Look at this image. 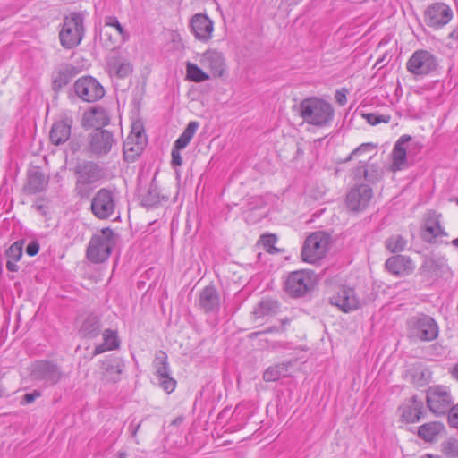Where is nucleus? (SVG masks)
Returning <instances> with one entry per match:
<instances>
[{
    "instance_id": "f257e3e1",
    "label": "nucleus",
    "mask_w": 458,
    "mask_h": 458,
    "mask_svg": "<svg viewBox=\"0 0 458 458\" xmlns=\"http://www.w3.org/2000/svg\"><path fill=\"white\" fill-rule=\"evenodd\" d=\"M298 112L305 123L318 127L329 124L334 118L332 105L317 97L301 100Z\"/></svg>"
},
{
    "instance_id": "f03ea898",
    "label": "nucleus",
    "mask_w": 458,
    "mask_h": 458,
    "mask_svg": "<svg viewBox=\"0 0 458 458\" xmlns=\"http://www.w3.org/2000/svg\"><path fill=\"white\" fill-rule=\"evenodd\" d=\"M407 336L415 342H431L437 338L439 327L429 315L418 313L406 323Z\"/></svg>"
},
{
    "instance_id": "7ed1b4c3",
    "label": "nucleus",
    "mask_w": 458,
    "mask_h": 458,
    "mask_svg": "<svg viewBox=\"0 0 458 458\" xmlns=\"http://www.w3.org/2000/svg\"><path fill=\"white\" fill-rule=\"evenodd\" d=\"M84 18L79 13H72L64 17L63 26L59 32L61 46L65 49H72L79 46L84 37Z\"/></svg>"
},
{
    "instance_id": "20e7f679",
    "label": "nucleus",
    "mask_w": 458,
    "mask_h": 458,
    "mask_svg": "<svg viewBox=\"0 0 458 458\" xmlns=\"http://www.w3.org/2000/svg\"><path fill=\"white\" fill-rule=\"evenodd\" d=\"M115 242V234L112 229L109 227L102 229L93 235L89 242L87 250L88 259L94 263L106 260L111 254Z\"/></svg>"
},
{
    "instance_id": "39448f33",
    "label": "nucleus",
    "mask_w": 458,
    "mask_h": 458,
    "mask_svg": "<svg viewBox=\"0 0 458 458\" xmlns=\"http://www.w3.org/2000/svg\"><path fill=\"white\" fill-rule=\"evenodd\" d=\"M117 204V191L114 189L101 188L93 196L90 209L96 217L104 220L115 214Z\"/></svg>"
},
{
    "instance_id": "423d86ee",
    "label": "nucleus",
    "mask_w": 458,
    "mask_h": 458,
    "mask_svg": "<svg viewBox=\"0 0 458 458\" xmlns=\"http://www.w3.org/2000/svg\"><path fill=\"white\" fill-rule=\"evenodd\" d=\"M329 238L322 232L311 233L304 242L301 257L303 261L311 264L323 259L328 249Z\"/></svg>"
},
{
    "instance_id": "0eeeda50",
    "label": "nucleus",
    "mask_w": 458,
    "mask_h": 458,
    "mask_svg": "<svg viewBox=\"0 0 458 458\" xmlns=\"http://www.w3.org/2000/svg\"><path fill=\"white\" fill-rule=\"evenodd\" d=\"M75 175V190L81 197H84L89 193L87 185L98 182L103 177V171L98 165L93 162H85L76 167Z\"/></svg>"
},
{
    "instance_id": "6e6552de",
    "label": "nucleus",
    "mask_w": 458,
    "mask_h": 458,
    "mask_svg": "<svg viewBox=\"0 0 458 458\" xmlns=\"http://www.w3.org/2000/svg\"><path fill=\"white\" fill-rule=\"evenodd\" d=\"M373 191L368 184H356L346 194L345 205L350 212L360 213L369 205Z\"/></svg>"
},
{
    "instance_id": "1a4fd4ad",
    "label": "nucleus",
    "mask_w": 458,
    "mask_h": 458,
    "mask_svg": "<svg viewBox=\"0 0 458 458\" xmlns=\"http://www.w3.org/2000/svg\"><path fill=\"white\" fill-rule=\"evenodd\" d=\"M453 403L451 394L445 386H433L427 390V404L429 411L434 414H445Z\"/></svg>"
},
{
    "instance_id": "9d476101",
    "label": "nucleus",
    "mask_w": 458,
    "mask_h": 458,
    "mask_svg": "<svg viewBox=\"0 0 458 458\" xmlns=\"http://www.w3.org/2000/svg\"><path fill=\"white\" fill-rule=\"evenodd\" d=\"M117 145L114 134L106 129H96L89 135V150L97 157H104Z\"/></svg>"
},
{
    "instance_id": "9b49d317",
    "label": "nucleus",
    "mask_w": 458,
    "mask_h": 458,
    "mask_svg": "<svg viewBox=\"0 0 458 458\" xmlns=\"http://www.w3.org/2000/svg\"><path fill=\"white\" fill-rule=\"evenodd\" d=\"M75 94L85 102H95L105 95L103 86L91 76L79 78L73 85Z\"/></svg>"
},
{
    "instance_id": "f8f14e48",
    "label": "nucleus",
    "mask_w": 458,
    "mask_h": 458,
    "mask_svg": "<svg viewBox=\"0 0 458 458\" xmlns=\"http://www.w3.org/2000/svg\"><path fill=\"white\" fill-rule=\"evenodd\" d=\"M437 68V58L427 50L415 51L407 62V70L414 75H428Z\"/></svg>"
},
{
    "instance_id": "ddd939ff",
    "label": "nucleus",
    "mask_w": 458,
    "mask_h": 458,
    "mask_svg": "<svg viewBox=\"0 0 458 458\" xmlns=\"http://www.w3.org/2000/svg\"><path fill=\"white\" fill-rule=\"evenodd\" d=\"M153 366L160 386L167 394L174 392L176 387V381L171 377L167 354L163 351L157 352Z\"/></svg>"
},
{
    "instance_id": "4468645a",
    "label": "nucleus",
    "mask_w": 458,
    "mask_h": 458,
    "mask_svg": "<svg viewBox=\"0 0 458 458\" xmlns=\"http://www.w3.org/2000/svg\"><path fill=\"white\" fill-rule=\"evenodd\" d=\"M31 376L35 380L42 382L43 385L51 386L60 381L63 373L56 364L47 360H39L34 363Z\"/></svg>"
},
{
    "instance_id": "2eb2a0df",
    "label": "nucleus",
    "mask_w": 458,
    "mask_h": 458,
    "mask_svg": "<svg viewBox=\"0 0 458 458\" xmlns=\"http://www.w3.org/2000/svg\"><path fill=\"white\" fill-rule=\"evenodd\" d=\"M312 278L305 271L292 272L284 282V291L292 297L303 296L312 288Z\"/></svg>"
},
{
    "instance_id": "dca6fc26",
    "label": "nucleus",
    "mask_w": 458,
    "mask_h": 458,
    "mask_svg": "<svg viewBox=\"0 0 458 458\" xmlns=\"http://www.w3.org/2000/svg\"><path fill=\"white\" fill-rule=\"evenodd\" d=\"M441 215L435 211L427 213L421 227L420 237L428 243H437L442 237L447 236L446 232L440 224Z\"/></svg>"
},
{
    "instance_id": "f3484780",
    "label": "nucleus",
    "mask_w": 458,
    "mask_h": 458,
    "mask_svg": "<svg viewBox=\"0 0 458 458\" xmlns=\"http://www.w3.org/2000/svg\"><path fill=\"white\" fill-rule=\"evenodd\" d=\"M453 18L452 9L444 3H435L427 7L424 13L425 23L433 29L446 25Z\"/></svg>"
},
{
    "instance_id": "a211bd4d",
    "label": "nucleus",
    "mask_w": 458,
    "mask_h": 458,
    "mask_svg": "<svg viewBox=\"0 0 458 458\" xmlns=\"http://www.w3.org/2000/svg\"><path fill=\"white\" fill-rule=\"evenodd\" d=\"M146 136L143 126L140 123L132 124L131 131L123 143V153L125 158H134L139 156L146 145Z\"/></svg>"
},
{
    "instance_id": "6ab92c4d",
    "label": "nucleus",
    "mask_w": 458,
    "mask_h": 458,
    "mask_svg": "<svg viewBox=\"0 0 458 458\" xmlns=\"http://www.w3.org/2000/svg\"><path fill=\"white\" fill-rule=\"evenodd\" d=\"M189 27L195 38L200 42L207 43L213 37L214 22L205 13H195L190 20Z\"/></svg>"
},
{
    "instance_id": "aec40b11",
    "label": "nucleus",
    "mask_w": 458,
    "mask_h": 458,
    "mask_svg": "<svg viewBox=\"0 0 458 458\" xmlns=\"http://www.w3.org/2000/svg\"><path fill=\"white\" fill-rule=\"evenodd\" d=\"M329 302L344 312L352 311L360 307V300L357 298L354 290L344 286L339 288V290L329 298Z\"/></svg>"
},
{
    "instance_id": "412c9836",
    "label": "nucleus",
    "mask_w": 458,
    "mask_h": 458,
    "mask_svg": "<svg viewBox=\"0 0 458 458\" xmlns=\"http://www.w3.org/2000/svg\"><path fill=\"white\" fill-rule=\"evenodd\" d=\"M199 64L210 72V76L213 78L223 76L225 69L223 54L214 49H208L204 52L199 57Z\"/></svg>"
},
{
    "instance_id": "4be33fe9",
    "label": "nucleus",
    "mask_w": 458,
    "mask_h": 458,
    "mask_svg": "<svg viewBox=\"0 0 458 458\" xmlns=\"http://www.w3.org/2000/svg\"><path fill=\"white\" fill-rule=\"evenodd\" d=\"M198 303L205 313H217L220 310V295L214 285H208L199 295Z\"/></svg>"
},
{
    "instance_id": "5701e85b",
    "label": "nucleus",
    "mask_w": 458,
    "mask_h": 458,
    "mask_svg": "<svg viewBox=\"0 0 458 458\" xmlns=\"http://www.w3.org/2000/svg\"><path fill=\"white\" fill-rule=\"evenodd\" d=\"M385 267L389 273L400 276L410 275L415 269L411 258L404 255H394L388 258Z\"/></svg>"
},
{
    "instance_id": "b1692460",
    "label": "nucleus",
    "mask_w": 458,
    "mask_h": 458,
    "mask_svg": "<svg viewBox=\"0 0 458 458\" xmlns=\"http://www.w3.org/2000/svg\"><path fill=\"white\" fill-rule=\"evenodd\" d=\"M72 126V119L64 117L55 122L49 132V140L55 146L65 143L71 137V129Z\"/></svg>"
},
{
    "instance_id": "393cba45",
    "label": "nucleus",
    "mask_w": 458,
    "mask_h": 458,
    "mask_svg": "<svg viewBox=\"0 0 458 458\" xmlns=\"http://www.w3.org/2000/svg\"><path fill=\"white\" fill-rule=\"evenodd\" d=\"M125 368V363L123 358L110 355L106 357L101 361V369L104 377L111 382H117L121 378V374Z\"/></svg>"
},
{
    "instance_id": "a878e982",
    "label": "nucleus",
    "mask_w": 458,
    "mask_h": 458,
    "mask_svg": "<svg viewBox=\"0 0 458 458\" xmlns=\"http://www.w3.org/2000/svg\"><path fill=\"white\" fill-rule=\"evenodd\" d=\"M401 418L407 423L418 422L423 415V403L412 396L400 407Z\"/></svg>"
},
{
    "instance_id": "bb28decb",
    "label": "nucleus",
    "mask_w": 458,
    "mask_h": 458,
    "mask_svg": "<svg viewBox=\"0 0 458 458\" xmlns=\"http://www.w3.org/2000/svg\"><path fill=\"white\" fill-rule=\"evenodd\" d=\"M411 140L409 135L401 136L395 142L392 151V170L399 171L406 167L407 165V151L404 148V144Z\"/></svg>"
},
{
    "instance_id": "cd10ccee",
    "label": "nucleus",
    "mask_w": 458,
    "mask_h": 458,
    "mask_svg": "<svg viewBox=\"0 0 458 458\" xmlns=\"http://www.w3.org/2000/svg\"><path fill=\"white\" fill-rule=\"evenodd\" d=\"M106 67L110 75H114L119 79L127 77L132 72L131 64L120 55L109 56Z\"/></svg>"
},
{
    "instance_id": "c85d7f7f",
    "label": "nucleus",
    "mask_w": 458,
    "mask_h": 458,
    "mask_svg": "<svg viewBox=\"0 0 458 458\" xmlns=\"http://www.w3.org/2000/svg\"><path fill=\"white\" fill-rule=\"evenodd\" d=\"M78 71L72 64H63L53 73V88L58 90L66 86L77 74Z\"/></svg>"
},
{
    "instance_id": "c756f323",
    "label": "nucleus",
    "mask_w": 458,
    "mask_h": 458,
    "mask_svg": "<svg viewBox=\"0 0 458 458\" xmlns=\"http://www.w3.org/2000/svg\"><path fill=\"white\" fill-rule=\"evenodd\" d=\"M103 343L95 346L93 356L99 355L107 351L118 350L121 341L118 332L113 329H105L102 333Z\"/></svg>"
},
{
    "instance_id": "7c9ffc66",
    "label": "nucleus",
    "mask_w": 458,
    "mask_h": 458,
    "mask_svg": "<svg viewBox=\"0 0 458 458\" xmlns=\"http://www.w3.org/2000/svg\"><path fill=\"white\" fill-rule=\"evenodd\" d=\"M83 121L85 124L99 129L98 127L109 123L110 117L107 111L102 106H93L84 114Z\"/></svg>"
},
{
    "instance_id": "2f4dec72",
    "label": "nucleus",
    "mask_w": 458,
    "mask_h": 458,
    "mask_svg": "<svg viewBox=\"0 0 458 458\" xmlns=\"http://www.w3.org/2000/svg\"><path fill=\"white\" fill-rule=\"evenodd\" d=\"M48 184L44 174L38 169H32L28 174V181L25 185V191L29 194H36L43 191Z\"/></svg>"
},
{
    "instance_id": "473e14b6",
    "label": "nucleus",
    "mask_w": 458,
    "mask_h": 458,
    "mask_svg": "<svg viewBox=\"0 0 458 458\" xmlns=\"http://www.w3.org/2000/svg\"><path fill=\"white\" fill-rule=\"evenodd\" d=\"M79 332L81 336L89 339L98 336L101 332L100 317L95 314L89 315L82 322Z\"/></svg>"
},
{
    "instance_id": "72a5a7b5",
    "label": "nucleus",
    "mask_w": 458,
    "mask_h": 458,
    "mask_svg": "<svg viewBox=\"0 0 458 458\" xmlns=\"http://www.w3.org/2000/svg\"><path fill=\"white\" fill-rule=\"evenodd\" d=\"M279 302L273 299L261 300L253 310V316L256 319L271 317L278 313Z\"/></svg>"
},
{
    "instance_id": "f704fd0d",
    "label": "nucleus",
    "mask_w": 458,
    "mask_h": 458,
    "mask_svg": "<svg viewBox=\"0 0 458 458\" xmlns=\"http://www.w3.org/2000/svg\"><path fill=\"white\" fill-rule=\"evenodd\" d=\"M445 430L443 423L432 421L418 428V437L426 442H433Z\"/></svg>"
},
{
    "instance_id": "c9c22d12",
    "label": "nucleus",
    "mask_w": 458,
    "mask_h": 458,
    "mask_svg": "<svg viewBox=\"0 0 458 458\" xmlns=\"http://www.w3.org/2000/svg\"><path fill=\"white\" fill-rule=\"evenodd\" d=\"M352 175L355 180L363 179L369 182H376L379 177L378 171L366 163V160H359V165L352 170Z\"/></svg>"
},
{
    "instance_id": "e433bc0d",
    "label": "nucleus",
    "mask_w": 458,
    "mask_h": 458,
    "mask_svg": "<svg viewBox=\"0 0 458 458\" xmlns=\"http://www.w3.org/2000/svg\"><path fill=\"white\" fill-rule=\"evenodd\" d=\"M293 365V361H285L270 366L263 373V379L266 382H274L282 377H287L289 374V368Z\"/></svg>"
},
{
    "instance_id": "4c0bfd02",
    "label": "nucleus",
    "mask_w": 458,
    "mask_h": 458,
    "mask_svg": "<svg viewBox=\"0 0 458 458\" xmlns=\"http://www.w3.org/2000/svg\"><path fill=\"white\" fill-rule=\"evenodd\" d=\"M407 377L415 386L420 387L427 385L430 380V373L421 366H414L407 371Z\"/></svg>"
},
{
    "instance_id": "58836bf2",
    "label": "nucleus",
    "mask_w": 458,
    "mask_h": 458,
    "mask_svg": "<svg viewBox=\"0 0 458 458\" xmlns=\"http://www.w3.org/2000/svg\"><path fill=\"white\" fill-rule=\"evenodd\" d=\"M199 127V122H190L180 137L174 141V147L179 149L185 148L193 138Z\"/></svg>"
},
{
    "instance_id": "ea45409f",
    "label": "nucleus",
    "mask_w": 458,
    "mask_h": 458,
    "mask_svg": "<svg viewBox=\"0 0 458 458\" xmlns=\"http://www.w3.org/2000/svg\"><path fill=\"white\" fill-rule=\"evenodd\" d=\"M376 148V146L372 143H363L358 148H356L349 155V157L345 159V162H348L352 159H356L358 157H362L360 160H366L368 163L369 160L371 159L370 153Z\"/></svg>"
},
{
    "instance_id": "a19ab883",
    "label": "nucleus",
    "mask_w": 458,
    "mask_h": 458,
    "mask_svg": "<svg viewBox=\"0 0 458 458\" xmlns=\"http://www.w3.org/2000/svg\"><path fill=\"white\" fill-rule=\"evenodd\" d=\"M187 78L194 82H202L208 80L211 76L207 74L197 64L187 63L186 64Z\"/></svg>"
},
{
    "instance_id": "79ce46f5",
    "label": "nucleus",
    "mask_w": 458,
    "mask_h": 458,
    "mask_svg": "<svg viewBox=\"0 0 458 458\" xmlns=\"http://www.w3.org/2000/svg\"><path fill=\"white\" fill-rule=\"evenodd\" d=\"M407 241L399 234L392 235L385 242L386 248L392 253L403 251L406 248Z\"/></svg>"
},
{
    "instance_id": "37998d69",
    "label": "nucleus",
    "mask_w": 458,
    "mask_h": 458,
    "mask_svg": "<svg viewBox=\"0 0 458 458\" xmlns=\"http://www.w3.org/2000/svg\"><path fill=\"white\" fill-rule=\"evenodd\" d=\"M441 452L447 458H458V439L449 437L442 442Z\"/></svg>"
},
{
    "instance_id": "c03bdc74",
    "label": "nucleus",
    "mask_w": 458,
    "mask_h": 458,
    "mask_svg": "<svg viewBox=\"0 0 458 458\" xmlns=\"http://www.w3.org/2000/svg\"><path fill=\"white\" fill-rule=\"evenodd\" d=\"M142 204L146 207H154L160 201V195L156 184L151 183L148 191L142 196Z\"/></svg>"
},
{
    "instance_id": "a18cd8bd",
    "label": "nucleus",
    "mask_w": 458,
    "mask_h": 458,
    "mask_svg": "<svg viewBox=\"0 0 458 458\" xmlns=\"http://www.w3.org/2000/svg\"><path fill=\"white\" fill-rule=\"evenodd\" d=\"M445 266V259L444 258H428L424 260L422 268L428 272L437 274Z\"/></svg>"
},
{
    "instance_id": "49530a36",
    "label": "nucleus",
    "mask_w": 458,
    "mask_h": 458,
    "mask_svg": "<svg viewBox=\"0 0 458 458\" xmlns=\"http://www.w3.org/2000/svg\"><path fill=\"white\" fill-rule=\"evenodd\" d=\"M363 117L368 123L373 126L381 123H388L391 121V116L389 114H379L376 113L364 114Z\"/></svg>"
},
{
    "instance_id": "de8ad7c7",
    "label": "nucleus",
    "mask_w": 458,
    "mask_h": 458,
    "mask_svg": "<svg viewBox=\"0 0 458 458\" xmlns=\"http://www.w3.org/2000/svg\"><path fill=\"white\" fill-rule=\"evenodd\" d=\"M105 27H113L115 28L119 35L122 37L123 40L128 38V34L119 22L116 17L114 16H106L105 18Z\"/></svg>"
},
{
    "instance_id": "09e8293b",
    "label": "nucleus",
    "mask_w": 458,
    "mask_h": 458,
    "mask_svg": "<svg viewBox=\"0 0 458 458\" xmlns=\"http://www.w3.org/2000/svg\"><path fill=\"white\" fill-rule=\"evenodd\" d=\"M260 242H262L267 251L270 253L276 251V248L275 247V244L276 242V237L275 234L262 235L260 238Z\"/></svg>"
},
{
    "instance_id": "8fccbe9b",
    "label": "nucleus",
    "mask_w": 458,
    "mask_h": 458,
    "mask_svg": "<svg viewBox=\"0 0 458 458\" xmlns=\"http://www.w3.org/2000/svg\"><path fill=\"white\" fill-rule=\"evenodd\" d=\"M6 255L15 261H18L22 256V245L19 242L13 243L6 251Z\"/></svg>"
},
{
    "instance_id": "3c124183",
    "label": "nucleus",
    "mask_w": 458,
    "mask_h": 458,
    "mask_svg": "<svg viewBox=\"0 0 458 458\" xmlns=\"http://www.w3.org/2000/svg\"><path fill=\"white\" fill-rule=\"evenodd\" d=\"M265 206V202L263 200V199L261 197H259V196H255V197H251L246 207H245V211H252V210H255V209H258V208H261Z\"/></svg>"
},
{
    "instance_id": "603ef678",
    "label": "nucleus",
    "mask_w": 458,
    "mask_h": 458,
    "mask_svg": "<svg viewBox=\"0 0 458 458\" xmlns=\"http://www.w3.org/2000/svg\"><path fill=\"white\" fill-rule=\"evenodd\" d=\"M448 415V423L450 427L458 428V403L450 408Z\"/></svg>"
},
{
    "instance_id": "864d4df0",
    "label": "nucleus",
    "mask_w": 458,
    "mask_h": 458,
    "mask_svg": "<svg viewBox=\"0 0 458 458\" xmlns=\"http://www.w3.org/2000/svg\"><path fill=\"white\" fill-rule=\"evenodd\" d=\"M41 395V393L38 390H34L31 393H27L23 395L21 404H29L33 403L38 397Z\"/></svg>"
},
{
    "instance_id": "5fc2aeb1",
    "label": "nucleus",
    "mask_w": 458,
    "mask_h": 458,
    "mask_svg": "<svg viewBox=\"0 0 458 458\" xmlns=\"http://www.w3.org/2000/svg\"><path fill=\"white\" fill-rule=\"evenodd\" d=\"M180 150L181 149L173 147L172 154H171L172 155L171 164L174 166H181L182 164V158L180 154Z\"/></svg>"
},
{
    "instance_id": "6e6d98bb",
    "label": "nucleus",
    "mask_w": 458,
    "mask_h": 458,
    "mask_svg": "<svg viewBox=\"0 0 458 458\" xmlns=\"http://www.w3.org/2000/svg\"><path fill=\"white\" fill-rule=\"evenodd\" d=\"M38 251L39 244L36 241L30 242L26 248V253L30 257L37 255Z\"/></svg>"
},
{
    "instance_id": "4d7b16f0",
    "label": "nucleus",
    "mask_w": 458,
    "mask_h": 458,
    "mask_svg": "<svg viewBox=\"0 0 458 458\" xmlns=\"http://www.w3.org/2000/svg\"><path fill=\"white\" fill-rule=\"evenodd\" d=\"M335 100L341 105V106H344L345 105L346 101H347V98H346V90L345 89H341V90H337L336 93H335Z\"/></svg>"
},
{
    "instance_id": "13d9d810",
    "label": "nucleus",
    "mask_w": 458,
    "mask_h": 458,
    "mask_svg": "<svg viewBox=\"0 0 458 458\" xmlns=\"http://www.w3.org/2000/svg\"><path fill=\"white\" fill-rule=\"evenodd\" d=\"M17 261H15L14 259L13 260H8L6 262V268L9 270V271H12V272H15L19 269V266L16 264Z\"/></svg>"
},
{
    "instance_id": "bf43d9fd",
    "label": "nucleus",
    "mask_w": 458,
    "mask_h": 458,
    "mask_svg": "<svg viewBox=\"0 0 458 458\" xmlns=\"http://www.w3.org/2000/svg\"><path fill=\"white\" fill-rule=\"evenodd\" d=\"M279 331H281V329L279 327H271L267 328L264 331L256 333V335H261L263 333L267 334V333L279 332Z\"/></svg>"
},
{
    "instance_id": "052dcab7",
    "label": "nucleus",
    "mask_w": 458,
    "mask_h": 458,
    "mask_svg": "<svg viewBox=\"0 0 458 458\" xmlns=\"http://www.w3.org/2000/svg\"><path fill=\"white\" fill-rule=\"evenodd\" d=\"M452 376L458 380V363L454 366L452 369Z\"/></svg>"
},
{
    "instance_id": "680f3d73",
    "label": "nucleus",
    "mask_w": 458,
    "mask_h": 458,
    "mask_svg": "<svg viewBox=\"0 0 458 458\" xmlns=\"http://www.w3.org/2000/svg\"><path fill=\"white\" fill-rule=\"evenodd\" d=\"M450 38L458 39V30H454L449 34Z\"/></svg>"
},
{
    "instance_id": "e2e57ef3",
    "label": "nucleus",
    "mask_w": 458,
    "mask_h": 458,
    "mask_svg": "<svg viewBox=\"0 0 458 458\" xmlns=\"http://www.w3.org/2000/svg\"><path fill=\"white\" fill-rule=\"evenodd\" d=\"M420 458H442V457L439 455L426 454L421 455Z\"/></svg>"
},
{
    "instance_id": "0e129e2a",
    "label": "nucleus",
    "mask_w": 458,
    "mask_h": 458,
    "mask_svg": "<svg viewBox=\"0 0 458 458\" xmlns=\"http://www.w3.org/2000/svg\"><path fill=\"white\" fill-rule=\"evenodd\" d=\"M289 322H290V321H289V319H287V318H285V319H282V320H281L282 327H279V328L281 329V332H283V331H284V327L286 324H288Z\"/></svg>"
},
{
    "instance_id": "69168bd1",
    "label": "nucleus",
    "mask_w": 458,
    "mask_h": 458,
    "mask_svg": "<svg viewBox=\"0 0 458 458\" xmlns=\"http://www.w3.org/2000/svg\"><path fill=\"white\" fill-rule=\"evenodd\" d=\"M452 244L458 248V238L452 241Z\"/></svg>"
},
{
    "instance_id": "338daca9",
    "label": "nucleus",
    "mask_w": 458,
    "mask_h": 458,
    "mask_svg": "<svg viewBox=\"0 0 458 458\" xmlns=\"http://www.w3.org/2000/svg\"><path fill=\"white\" fill-rule=\"evenodd\" d=\"M140 424H138V425L135 427V428H134V430H133V432H132V434H133V435H136V433H137L138 429L140 428Z\"/></svg>"
},
{
    "instance_id": "774afa93",
    "label": "nucleus",
    "mask_w": 458,
    "mask_h": 458,
    "mask_svg": "<svg viewBox=\"0 0 458 458\" xmlns=\"http://www.w3.org/2000/svg\"><path fill=\"white\" fill-rule=\"evenodd\" d=\"M37 208H38V210H41V209L43 208V206H42V205H38V206H37Z\"/></svg>"
}]
</instances>
